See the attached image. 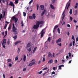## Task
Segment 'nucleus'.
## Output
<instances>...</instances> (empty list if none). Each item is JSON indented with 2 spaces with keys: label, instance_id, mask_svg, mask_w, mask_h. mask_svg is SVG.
Segmentation results:
<instances>
[{
  "label": "nucleus",
  "instance_id": "nucleus-1",
  "mask_svg": "<svg viewBox=\"0 0 78 78\" xmlns=\"http://www.w3.org/2000/svg\"><path fill=\"white\" fill-rule=\"evenodd\" d=\"M12 30L13 32L14 33V34H18V32L17 31V28H16L15 27L14 23H13L12 24Z\"/></svg>",
  "mask_w": 78,
  "mask_h": 78
},
{
  "label": "nucleus",
  "instance_id": "nucleus-2",
  "mask_svg": "<svg viewBox=\"0 0 78 78\" xmlns=\"http://www.w3.org/2000/svg\"><path fill=\"white\" fill-rule=\"evenodd\" d=\"M9 5H10L11 6H12L13 7V11H14L15 5L13 2H12V1H10L9 4Z\"/></svg>",
  "mask_w": 78,
  "mask_h": 78
},
{
  "label": "nucleus",
  "instance_id": "nucleus-3",
  "mask_svg": "<svg viewBox=\"0 0 78 78\" xmlns=\"http://www.w3.org/2000/svg\"><path fill=\"white\" fill-rule=\"evenodd\" d=\"M32 45V43L31 42H28V44H27V48H28L30 47V48H29V49H31V47H30Z\"/></svg>",
  "mask_w": 78,
  "mask_h": 78
},
{
  "label": "nucleus",
  "instance_id": "nucleus-4",
  "mask_svg": "<svg viewBox=\"0 0 78 78\" xmlns=\"http://www.w3.org/2000/svg\"><path fill=\"white\" fill-rule=\"evenodd\" d=\"M44 30H45V29H43L42 30L41 32V38H42L43 37L44 34L45 33V31H44Z\"/></svg>",
  "mask_w": 78,
  "mask_h": 78
},
{
  "label": "nucleus",
  "instance_id": "nucleus-5",
  "mask_svg": "<svg viewBox=\"0 0 78 78\" xmlns=\"http://www.w3.org/2000/svg\"><path fill=\"white\" fill-rule=\"evenodd\" d=\"M6 39H4L3 40V42L2 43V45L4 48H5V45L6 44Z\"/></svg>",
  "mask_w": 78,
  "mask_h": 78
},
{
  "label": "nucleus",
  "instance_id": "nucleus-6",
  "mask_svg": "<svg viewBox=\"0 0 78 78\" xmlns=\"http://www.w3.org/2000/svg\"><path fill=\"white\" fill-rule=\"evenodd\" d=\"M70 2H68L67 3V4L66 5L65 8V10H66V9L68 10V8H69L70 6Z\"/></svg>",
  "mask_w": 78,
  "mask_h": 78
},
{
  "label": "nucleus",
  "instance_id": "nucleus-7",
  "mask_svg": "<svg viewBox=\"0 0 78 78\" xmlns=\"http://www.w3.org/2000/svg\"><path fill=\"white\" fill-rule=\"evenodd\" d=\"M12 20H15V23H16L18 21V19L16 18L15 17H12Z\"/></svg>",
  "mask_w": 78,
  "mask_h": 78
},
{
  "label": "nucleus",
  "instance_id": "nucleus-8",
  "mask_svg": "<svg viewBox=\"0 0 78 78\" xmlns=\"http://www.w3.org/2000/svg\"><path fill=\"white\" fill-rule=\"evenodd\" d=\"M58 27V25H55V26L54 27V30H53V32L54 33H55V31H56V28H57Z\"/></svg>",
  "mask_w": 78,
  "mask_h": 78
},
{
  "label": "nucleus",
  "instance_id": "nucleus-9",
  "mask_svg": "<svg viewBox=\"0 0 78 78\" xmlns=\"http://www.w3.org/2000/svg\"><path fill=\"white\" fill-rule=\"evenodd\" d=\"M61 41H62V39L61 38H59V39H58V40H57L56 41V43L58 44V42H61Z\"/></svg>",
  "mask_w": 78,
  "mask_h": 78
},
{
  "label": "nucleus",
  "instance_id": "nucleus-10",
  "mask_svg": "<svg viewBox=\"0 0 78 78\" xmlns=\"http://www.w3.org/2000/svg\"><path fill=\"white\" fill-rule=\"evenodd\" d=\"M53 56L51 53H50V52H49L48 53V57H49V58H51Z\"/></svg>",
  "mask_w": 78,
  "mask_h": 78
},
{
  "label": "nucleus",
  "instance_id": "nucleus-11",
  "mask_svg": "<svg viewBox=\"0 0 78 78\" xmlns=\"http://www.w3.org/2000/svg\"><path fill=\"white\" fill-rule=\"evenodd\" d=\"M45 12H46V10L45 9H44V11L42 12L41 13V16H43V15L44 14Z\"/></svg>",
  "mask_w": 78,
  "mask_h": 78
},
{
  "label": "nucleus",
  "instance_id": "nucleus-12",
  "mask_svg": "<svg viewBox=\"0 0 78 78\" xmlns=\"http://www.w3.org/2000/svg\"><path fill=\"white\" fill-rule=\"evenodd\" d=\"M40 22L39 21H37V29L40 26Z\"/></svg>",
  "mask_w": 78,
  "mask_h": 78
},
{
  "label": "nucleus",
  "instance_id": "nucleus-13",
  "mask_svg": "<svg viewBox=\"0 0 78 78\" xmlns=\"http://www.w3.org/2000/svg\"><path fill=\"white\" fill-rule=\"evenodd\" d=\"M35 63V62H31L30 63V64H29L28 66H33V65Z\"/></svg>",
  "mask_w": 78,
  "mask_h": 78
},
{
  "label": "nucleus",
  "instance_id": "nucleus-14",
  "mask_svg": "<svg viewBox=\"0 0 78 78\" xmlns=\"http://www.w3.org/2000/svg\"><path fill=\"white\" fill-rule=\"evenodd\" d=\"M34 28V29H37V22L36 23V25H34L33 27V28L32 29Z\"/></svg>",
  "mask_w": 78,
  "mask_h": 78
},
{
  "label": "nucleus",
  "instance_id": "nucleus-15",
  "mask_svg": "<svg viewBox=\"0 0 78 78\" xmlns=\"http://www.w3.org/2000/svg\"><path fill=\"white\" fill-rule=\"evenodd\" d=\"M20 42H21V41H18L16 42L15 43V45H16L18 44V43H20Z\"/></svg>",
  "mask_w": 78,
  "mask_h": 78
},
{
  "label": "nucleus",
  "instance_id": "nucleus-16",
  "mask_svg": "<svg viewBox=\"0 0 78 78\" xmlns=\"http://www.w3.org/2000/svg\"><path fill=\"white\" fill-rule=\"evenodd\" d=\"M64 67V65H61L60 66H58V69L60 70L61 69L62 67Z\"/></svg>",
  "mask_w": 78,
  "mask_h": 78
},
{
  "label": "nucleus",
  "instance_id": "nucleus-17",
  "mask_svg": "<svg viewBox=\"0 0 78 78\" xmlns=\"http://www.w3.org/2000/svg\"><path fill=\"white\" fill-rule=\"evenodd\" d=\"M40 7L41 8V9L44 10V5H41Z\"/></svg>",
  "mask_w": 78,
  "mask_h": 78
},
{
  "label": "nucleus",
  "instance_id": "nucleus-18",
  "mask_svg": "<svg viewBox=\"0 0 78 78\" xmlns=\"http://www.w3.org/2000/svg\"><path fill=\"white\" fill-rule=\"evenodd\" d=\"M32 17L34 19H35L36 16L35 14H33L32 15Z\"/></svg>",
  "mask_w": 78,
  "mask_h": 78
},
{
  "label": "nucleus",
  "instance_id": "nucleus-19",
  "mask_svg": "<svg viewBox=\"0 0 78 78\" xmlns=\"http://www.w3.org/2000/svg\"><path fill=\"white\" fill-rule=\"evenodd\" d=\"M26 58H27L26 56V55H24L23 58V60L24 61H25V60H26Z\"/></svg>",
  "mask_w": 78,
  "mask_h": 78
},
{
  "label": "nucleus",
  "instance_id": "nucleus-20",
  "mask_svg": "<svg viewBox=\"0 0 78 78\" xmlns=\"http://www.w3.org/2000/svg\"><path fill=\"white\" fill-rule=\"evenodd\" d=\"M3 15L1 14V15H0V20H2V19H3Z\"/></svg>",
  "mask_w": 78,
  "mask_h": 78
},
{
  "label": "nucleus",
  "instance_id": "nucleus-21",
  "mask_svg": "<svg viewBox=\"0 0 78 78\" xmlns=\"http://www.w3.org/2000/svg\"><path fill=\"white\" fill-rule=\"evenodd\" d=\"M50 7L53 9H55V8L53 6V5H51Z\"/></svg>",
  "mask_w": 78,
  "mask_h": 78
},
{
  "label": "nucleus",
  "instance_id": "nucleus-22",
  "mask_svg": "<svg viewBox=\"0 0 78 78\" xmlns=\"http://www.w3.org/2000/svg\"><path fill=\"white\" fill-rule=\"evenodd\" d=\"M53 62V59H51V60H50L48 62V63L50 64L51 63H52Z\"/></svg>",
  "mask_w": 78,
  "mask_h": 78
},
{
  "label": "nucleus",
  "instance_id": "nucleus-23",
  "mask_svg": "<svg viewBox=\"0 0 78 78\" xmlns=\"http://www.w3.org/2000/svg\"><path fill=\"white\" fill-rule=\"evenodd\" d=\"M72 12H73V11H72V9H70L69 11V14L71 15L72 14Z\"/></svg>",
  "mask_w": 78,
  "mask_h": 78
},
{
  "label": "nucleus",
  "instance_id": "nucleus-24",
  "mask_svg": "<svg viewBox=\"0 0 78 78\" xmlns=\"http://www.w3.org/2000/svg\"><path fill=\"white\" fill-rule=\"evenodd\" d=\"M65 11H63V13L62 14V15L63 16V17L64 19L65 17V14H65Z\"/></svg>",
  "mask_w": 78,
  "mask_h": 78
},
{
  "label": "nucleus",
  "instance_id": "nucleus-25",
  "mask_svg": "<svg viewBox=\"0 0 78 78\" xmlns=\"http://www.w3.org/2000/svg\"><path fill=\"white\" fill-rule=\"evenodd\" d=\"M5 11H4L3 12V17H4L5 15Z\"/></svg>",
  "mask_w": 78,
  "mask_h": 78
},
{
  "label": "nucleus",
  "instance_id": "nucleus-26",
  "mask_svg": "<svg viewBox=\"0 0 78 78\" xmlns=\"http://www.w3.org/2000/svg\"><path fill=\"white\" fill-rule=\"evenodd\" d=\"M11 25H9V27H8V30H10L11 28Z\"/></svg>",
  "mask_w": 78,
  "mask_h": 78
},
{
  "label": "nucleus",
  "instance_id": "nucleus-27",
  "mask_svg": "<svg viewBox=\"0 0 78 78\" xmlns=\"http://www.w3.org/2000/svg\"><path fill=\"white\" fill-rule=\"evenodd\" d=\"M59 34H60V31L59 29V28H58L57 30Z\"/></svg>",
  "mask_w": 78,
  "mask_h": 78
},
{
  "label": "nucleus",
  "instance_id": "nucleus-28",
  "mask_svg": "<svg viewBox=\"0 0 78 78\" xmlns=\"http://www.w3.org/2000/svg\"><path fill=\"white\" fill-rule=\"evenodd\" d=\"M21 26L22 27H23L24 26V23H23V20H22L21 21Z\"/></svg>",
  "mask_w": 78,
  "mask_h": 78
},
{
  "label": "nucleus",
  "instance_id": "nucleus-29",
  "mask_svg": "<svg viewBox=\"0 0 78 78\" xmlns=\"http://www.w3.org/2000/svg\"><path fill=\"white\" fill-rule=\"evenodd\" d=\"M72 39L73 40V41H75V37H74V36H73V35L72 36Z\"/></svg>",
  "mask_w": 78,
  "mask_h": 78
},
{
  "label": "nucleus",
  "instance_id": "nucleus-30",
  "mask_svg": "<svg viewBox=\"0 0 78 78\" xmlns=\"http://www.w3.org/2000/svg\"><path fill=\"white\" fill-rule=\"evenodd\" d=\"M17 37V35L15 36H13V38L14 39H16Z\"/></svg>",
  "mask_w": 78,
  "mask_h": 78
},
{
  "label": "nucleus",
  "instance_id": "nucleus-31",
  "mask_svg": "<svg viewBox=\"0 0 78 78\" xmlns=\"http://www.w3.org/2000/svg\"><path fill=\"white\" fill-rule=\"evenodd\" d=\"M42 73V71L41 70L40 72H38L37 73L38 74H41V73Z\"/></svg>",
  "mask_w": 78,
  "mask_h": 78
},
{
  "label": "nucleus",
  "instance_id": "nucleus-32",
  "mask_svg": "<svg viewBox=\"0 0 78 78\" xmlns=\"http://www.w3.org/2000/svg\"><path fill=\"white\" fill-rule=\"evenodd\" d=\"M15 2L16 4H17L19 3V0H15Z\"/></svg>",
  "mask_w": 78,
  "mask_h": 78
},
{
  "label": "nucleus",
  "instance_id": "nucleus-33",
  "mask_svg": "<svg viewBox=\"0 0 78 78\" xmlns=\"http://www.w3.org/2000/svg\"><path fill=\"white\" fill-rule=\"evenodd\" d=\"M33 2V0H31V1H30L29 2V4L30 5H31V4L32 2Z\"/></svg>",
  "mask_w": 78,
  "mask_h": 78
},
{
  "label": "nucleus",
  "instance_id": "nucleus-34",
  "mask_svg": "<svg viewBox=\"0 0 78 78\" xmlns=\"http://www.w3.org/2000/svg\"><path fill=\"white\" fill-rule=\"evenodd\" d=\"M7 44L8 45H9L10 44V41L9 40H8L7 42Z\"/></svg>",
  "mask_w": 78,
  "mask_h": 78
},
{
  "label": "nucleus",
  "instance_id": "nucleus-35",
  "mask_svg": "<svg viewBox=\"0 0 78 78\" xmlns=\"http://www.w3.org/2000/svg\"><path fill=\"white\" fill-rule=\"evenodd\" d=\"M51 40V37H48V41L49 42H50Z\"/></svg>",
  "mask_w": 78,
  "mask_h": 78
},
{
  "label": "nucleus",
  "instance_id": "nucleus-36",
  "mask_svg": "<svg viewBox=\"0 0 78 78\" xmlns=\"http://www.w3.org/2000/svg\"><path fill=\"white\" fill-rule=\"evenodd\" d=\"M40 23L41 25H42L43 24L44 22H43V21H41V22H40Z\"/></svg>",
  "mask_w": 78,
  "mask_h": 78
},
{
  "label": "nucleus",
  "instance_id": "nucleus-37",
  "mask_svg": "<svg viewBox=\"0 0 78 78\" xmlns=\"http://www.w3.org/2000/svg\"><path fill=\"white\" fill-rule=\"evenodd\" d=\"M29 18L30 19L33 20V18L32 16H29Z\"/></svg>",
  "mask_w": 78,
  "mask_h": 78
},
{
  "label": "nucleus",
  "instance_id": "nucleus-38",
  "mask_svg": "<svg viewBox=\"0 0 78 78\" xmlns=\"http://www.w3.org/2000/svg\"><path fill=\"white\" fill-rule=\"evenodd\" d=\"M66 34L68 35V36H69L70 35V33L69 31H68L66 32Z\"/></svg>",
  "mask_w": 78,
  "mask_h": 78
},
{
  "label": "nucleus",
  "instance_id": "nucleus-39",
  "mask_svg": "<svg viewBox=\"0 0 78 78\" xmlns=\"http://www.w3.org/2000/svg\"><path fill=\"white\" fill-rule=\"evenodd\" d=\"M55 0H52V2L53 3H55Z\"/></svg>",
  "mask_w": 78,
  "mask_h": 78
},
{
  "label": "nucleus",
  "instance_id": "nucleus-40",
  "mask_svg": "<svg viewBox=\"0 0 78 78\" xmlns=\"http://www.w3.org/2000/svg\"><path fill=\"white\" fill-rule=\"evenodd\" d=\"M23 16L24 17H25L26 16V13L25 12H23Z\"/></svg>",
  "mask_w": 78,
  "mask_h": 78
},
{
  "label": "nucleus",
  "instance_id": "nucleus-41",
  "mask_svg": "<svg viewBox=\"0 0 78 78\" xmlns=\"http://www.w3.org/2000/svg\"><path fill=\"white\" fill-rule=\"evenodd\" d=\"M54 43H55V41H54V40H53L52 41L51 44H54Z\"/></svg>",
  "mask_w": 78,
  "mask_h": 78
},
{
  "label": "nucleus",
  "instance_id": "nucleus-42",
  "mask_svg": "<svg viewBox=\"0 0 78 78\" xmlns=\"http://www.w3.org/2000/svg\"><path fill=\"white\" fill-rule=\"evenodd\" d=\"M12 60L11 59H8V62H11V61Z\"/></svg>",
  "mask_w": 78,
  "mask_h": 78
},
{
  "label": "nucleus",
  "instance_id": "nucleus-43",
  "mask_svg": "<svg viewBox=\"0 0 78 78\" xmlns=\"http://www.w3.org/2000/svg\"><path fill=\"white\" fill-rule=\"evenodd\" d=\"M7 21H5V28H6V27H7Z\"/></svg>",
  "mask_w": 78,
  "mask_h": 78
},
{
  "label": "nucleus",
  "instance_id": "nucleus-44",
  "mask_svg": "<svg viewBox=\"0 0 78 78\" xmlns=\"http://www.w3.org/2000/svg\"><path fill=\"white\" fill-rule=\"evenodd\" d=\"M48 69V67H45V68L43 69V70H46V69Z\"/></svg>",
  "mask_w": 78,
  "mask_h": 78
},
{
  "label": "nucleus",
  "instance_id": "nucleus-45",
  "mask_svg": "<svg viewBox=\"0 0 78 78\" xmlns=\"http://www.w3.org/2000/svg\"><path fill=\"white\" fill-rule=\"evenodd\" d=\"M37 10H38L39 8V5H37Z\"/></svg>",
  "mask_w": 78,
  "mask_h": 78
},
{
  "label": "nucleus",
  "instance_id": "nucleus-46",
  "mask_svg": "<svg viewBox=\"0 0 78 78\" xmlns=\"http://www.w3.org/2000/svg\"><path fill=\"white\" fill-rule=\"evenodd\" d=\"M27 69V68L25 67V68H24L23 69V71H25Z\"/></svg>",
  "mask_w": 78,
  "mask_h": 78
},
{
  "label": "nucleus",
  "instance_id": "nucleus-47",
  "mask_svg": "<svg viewBox=\"0 0 78 78\" xmlns=\"http://www.w3.org/2000/svg\"><path fill=\"white\" fill-rule=\"evenodd\" d=\"M36 49H34L33 51V53H34L35 51H36Z\"/></svg>",
  "mask_w": 78,
  "mask_h": 78
},
{
  "label": "nucleus",
  "instance_id": "nucleus-48",
  "mask_svg": "<svg viewBox=\"0 0 78 78\" xmlns=\"http://www.w3.org/2000/svg\"><path fill=\"white\" fill-rule=\"evenodd\" d=\"M69 46H72V42H71L69 44Z\"/></svg>",
  "mask_w": 78,
  "mask_h": 78
},
{
  "label": "nucleus",
  "instance_id": "nucleus-49",
  "mask_svg": "<svg viewBox=\"0 0 78 78\" xmlns=\"http://www.w3.org/2000/svg\"><path fill=\"white\" fill-rule=\"evenodd\" d=\"M18 59V57H16L15 61H17Z\"/></svg>",
  "mask_w": 78,
  "mask_h": 78
},
{
  "label": "nucleus",
  "instance_id": "nucleus-50",
  "mask_svg": "<svg viewBox=\"0 0 78 78\" xmlns=\"http://www.w3.org/2000/svg\"><path fill=\"white\" fill-rule=\"evenodd\" d=\"M2 36H4L5 34L4 31H3L2 32Z\"/></svg>",
  "mask_w": 78,
  "mask_h": 78
},
{
  "label": "nucleus",
  "instance_id": "nucleus-51",
  "mask_svg": "<svg viewBox=\"0 0 78 78\" xmlns=\"http://www.w3.org/2000/svg\"><path fill=\"white\" fill-rule=\"evenodd\" d=\"M51 74L52 75L53 74H55V72L54 71H53L51 73Z\"/></svg>",
  "mask_w": 78,
  "mask_h": 78
},
{
  "label": "nucleus",
  "instance_id": "nucleus-52",
  "mask_svg": "<svg viewBox=\"0 0 78 78\" xmlns=\"http://www.w3.org/2000/svg\"><path fill=\"white\" fill-rule=\"evenodd\" d=\"M57 44L59 45V46H61V43H59V44Z\"/></svg>",
  "mask_w": 78,
  "mask_h": 78
},
{
  "label": "nucleus",
  "instance_id": "nucleus-53",
  "mask_svg": "<svg viewBox=\"0 0 78 78\" xmlns=\"http://www.w3.org/2000/svg\"><path fill=\"white\" fill-rule=\"evenodd\" d=\"M69 57H70L71 56V53L70 52L69 53Z\"/></svg>",
  "mask_w": 78,
  "mask_h": 78
},
{
  "label": "nucleus",
  "instance_id": "nucleus-54",
  "mask_svg": "<svg viewBox=\"0 0 78 78\" xmlns=\"http://www.w3.org/2000/svg\"><path fill=\"white\" fill-rule=\"evenodd\" d=\"M67 27H70V25H69V24H68L67 25Z\"/></svg>",
  "mask_w": 78,
  "mask_h": 78
},
{
  "label": "nucleus",
  "instance_id": "nucleus-55",
  "mask_svg": "<svg viewBox=\"0 0 78 78\" xmlns=\"http://www.w3.org/2000/svg\"><path fill=\"white\" fill-rule=\"evenodd\" d=\"M12 64H11V63L9 64V66L10 67H12Z\"/></svg>",
  "mask_w": 78,
  "mask_h": 78
},
{
  "label": "nucleus",
  "instance_id": "nucleus-56",
  "mask_svg": "<svg viewBox=\"0 0 78 78\" xmlns=\"http://www.w3.org/2000/svg\"><path fill=\"white\" fill-rule=\"evenodd\" d=\"M5 34L6 36H7V31H5Z\"/></svg>",
  "mask_w": 78,
  "mask_h": 78
},
{
  "label": "nucleus",
  "instance_id": "nucleus-57",
  "mask_svg": "<svg viewBox=\"0 0 78 78\" xmlns=\"http://www.w3.org/2000/svg\"><path fill=\"white\" fill-rule=\"evenodd\" d=\"M75 41H73V46H74L75 45Z\"/></svg>",
  "mask_w": 78,
  "mask_h": 78
},
{
  "label": "nucleus",
  "instance_id": "nucleus-58",
  "mask_svg": "<svg viewBox=\"0 0 78 78\" xmlns=\"http://www.w3.org/2000/svg\"><path fill=\"white\" fill-rule=\"evenodd\" d=\"M55 53H53V56L54 58H55Z\"/></svg>",
  "mask_w": 78,
  "mask_h": 78
},
{
  "label": "nucleus",
  "instance_id": "nucleus-59",
  "mask_svg": "<svg viewBox=\"0 0 78 78\" xmlns=\"http://www.w3.org/2000/svg\"><path fill=\"white\" fill-rule=\"evenodd\" d=\"M66 24V23L65 22H63V23H62V25L63 26V25H65Z\"/></svg>",
  "mask_w": 78,
  "mask_h": 78
},
{
  "label": "nucleus",
  "instance_id": "nucleus-60",
  "mask_svg": "<svg viewBox=\"0 0 78 78\" xmlns=\"http://www.w3.org/2000/svg\"><path fill=\"white\" fill-rule=\"evenodd\" d=\"M45 58H44H44H43V61H45Z\"/></svg>",
  "mask_w": 78,
  "mask_h": 78
},
{
  "label": "nucleus",
  "instance_id": "nucleus-61",
  "mask_svg": "<svg viewBox=\"0 0 78 78\" xmlns=\"http://www.w3.org/2000/svg\"><path fill=\"white\" fill-rule=\"evenodd\" d=\"M17 52L18 53H20V49H18Z\"/></svg>",
  "mask_w": 78,
  "mask_h": 78
},
{
  "label": "nucleus",
  "instance_id": "nucleus-62",
  "mask_svg": "<svg viewBox=\"0 0 78 78\" xmlns=\"http://www.w3.org/2000/svg\"><path fill=\"white\" fill-rule=\"evenodd\" d=\"M47 72H45V73H44L43 74V76H44L45 75V74H46Z\"/></svg>",
  "mask_w": 78,
  "mask_h": 78
},
{
  "label": "nucleus",
  "instance_id": "nucleus-63",
  "mask_svg": "<svg viewBox=\"0 0 78 78\" xmlns=\"http://www.w3.org/2000/svg\"><path fill=\"white\" fill-rule=\"evenodd\" d=\"M28 51H29V52H30L31 51V49H29V50H28Z\"/></svg>",
  "mask_w": 78,
  "mask_h": 78
},
{
  "label": "nucleus",
  "instance_id": "nucleus-64",
  "mask_svg": "<svg viewBox=\"0 0 78 78\" xmlns=\"http://www.w3.org/2000/svg\"><path fill=\"white\" fill-rule=\"evenodd\" d=\"M57 62H58V61H57V59H55V63H56V64H57Z\"/></svg>",
  "mask_w": 78,
  "mask_h": 78
}]
</instances>
